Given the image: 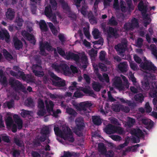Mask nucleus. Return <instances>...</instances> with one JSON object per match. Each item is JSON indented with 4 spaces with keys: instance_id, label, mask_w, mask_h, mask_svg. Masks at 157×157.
<instances>
[{
    "instance_id": "obj_6",
    "label": "nucleus",
    "mask_w": 157,
    "mask_h": 157,
    "mask_svg": "<svg viewBox=\"0 0 157 157\" xmlns=\"http://www.w3.org/2000/svg\"><path fill=\"white\" fill-rule=\"evenodd\" d=\"M102 28L104 33L106 32L107 33V40L109 38H112L113 37L117 38V37L118 34L116 29L113 28L111 27L106 28L105 26L104 25L102 26Z\"/></svg>"
},
{
    "instance_id": "obj_2",
    "label": "nucleus",
    "mask_w": 157,
    "mask_h": 157,
    "mask_svg": "<svg viewBox=\"0 0 157 157\" xmlns=\"http://www.w3.org/2000/svg\"><path fill=\"white\" fill-rule=\"evenodd\" d=\"M76 126L73 130L74 132L78 136L81 137L83 136V132L85 125L82 118H78L75 120Z\"/></svg>"
},
{
    "instance_id": "obj_18",
    "label": "nucleus",
    "mask_w": 157,
    "mask_h": 157,
    "mask_svg": "<svg viewBox=\"0 0 157 157\" xmlns=\"http://www.w3.org/2000/svg\"><path fill=\"white\" fill-rule=\"evenodd\" d=\"M10 35L8 32L6 30L0 31V37L2 40L5 39L6 42L9 43L10 41Z\"/></svg>"
},
{
    "instance_id": "obj_62",
    "label": "nucleus",
    "mask_w": 157,
    "mask_h": 157,
    "mask_svg": "<svg viewBox=\"0 0 157 157\" xmlns=\"http://www.w3.org/2000/svg\"><path fill=\"white\" fill-rule=\"evenodd\" d=\"M124 130L122 128L118 126L115 127V133H117L119 134H121L123 133Z\"/></svg>"
},
{
    "instance_id": "obj_20",
    "label": "nucleus",
    "mask_w": 157,
    "mask_h": 157,
    "mask_svg": "<svg viewBox=\"0 0 157 157\" xmlns=\"http://www.w3.org/2000/svg\"><path fill=\"white\" fill-rule=\"evenodd\" d=\"M6 16L7 19L10 21L12 20L14 18L15 16L14 10L11 8L7 9L6 13Z\"/></svg>"
},
{
    "instance_id": "obj_26",
    "label": "nucleus",
    "mask_w": 157,
    "mask_h": 157,
    "mask_svg": "<svg viewBox=\"0 0 157 157\" xmlns=\"http://www.w3.org/2000/svg\"><path fill=\"white\" fill-rule=\"evenodd\" d=\"M98 150L100 154L103 155L106 152L107 149L105 144L103 143H99L98 144Z\"/></svg>"
},
{
    "instance_id": "obj_15",
    "label": "nucleus",
    "mask_w": 157,
    "mask_h": 157,
    "mask_svg": "<svg viewBox=\"0 0 157 157\" xmlns=\"http://www.w3.org/2000/svg\"><path fill=\"white\" fill-rule=\"evenodd\" d=\"M42 68V67L40 65L37 64H34L33 66L32 67L33 72L36 76L39 77H42L44 75L43 72L38 70H41Z\"/></svg>"
},
{
    "instance_id": "obj_33",
    "label": "nucleus",
    "mask_w": 157,
    "mask_h": 157,
    "mask_svg": "<svg viewBox=\"0 0 157 157\" xmlns=\"http://www.w3.org/2000/svg\"><path fill=\"white\" fill-rule=\"evenodd\" d=\"M134 98L136 101L141 103L144 101V97L142 94H139L135 95Z\"/></svg>"
},
{
    "instance_id": "obj_37",
    "label": "nucleus",
    "mask_w": 157,
    "mask_h": 157,
    "mask_svg": "<svg viewBox=\"0 0 157 157\" xmlns=\"http://www.w3.org/2000/svg\"><path fill=\"white\" fill-rule=\"evenodd\" d=\"M3 54L6 59L8 60H11L13 59L12 55L6 49L3 50Z\"/></svg>"
},
{
    "instance_id": "obj_11",
    "label": "nucleus",
    "mask_w": 157,
    "mask_h": 157,
    "mask_svg": "<svg viewBox=\"0 0 157 157\" xmlns=\"http://www.w3.org/2000/svg\"><path fill=\"white\" fill-rule=\"evenodd\" d=\"M113 85L120 90L124 89V85L123 84L121 78L119 77H116L114 78Z\"/></svg>"
},
{
    "instance_id": "obj_12",
    "label": "nucleus",
    "mask_w": 157,
    "mask_h": 157,
    "mask_svg": "<svg viewBox=\"0 0 157 157\" xmlns=\"http://www.w3.org/2000/svg\"><path fill=\"white\" fill-rule=\"evenodd\" d=\"M21 33L22 35L24 38L30 41L33 44H35L36 40L34 35L30 34L25 30L22 31Z\"/></svg>"
},
{
    "instance_id": "obj_59",
    "label": "nucleus",
    "mask_w": 157,
    "mask_h": 157,
    "mask_svg": "<svg viewBox=\"0 0 157 157\" xmlns=\"http://www.w3.org/2000/svg\"><path fill=\"white\" fill-rule=\"evenodd\" d=\"M98 67L100 69H101V70L102 71L105 72L107 70V68L105 64L101 63H99L98 64Z\"/></svg>"
},
{
    "instance_id": "obj_14",
    "label": "nucleus",
    "mask_w": 157,
    "mask_h": 157,
    "mask_svg": "<svg viewBox=\"0 0 157 157\" xmlns=\"http://www.w3.org/2000/svg\"><path fill=\"white\" fill-rule=\"evenodd\" d=\"M131 134L132 135H134L138 137V141H136V138H134L133 139V141L135 143H138L140 142V140L139 139V137H143L144 136V133L139 128H138L137 129H134L132 130L131 132Z\"/></svg>"
},
{
    "instance_id": "obj_45",
    "label": "nucleus",
    "mask_w": 157,
    "mask_h": 157,
    "mask_svg": "<svg viewBox=\"0 0 157 157\" xmlns=\"http://www.w3.org/2000/svg\"><path fill=\"white\" fill-rule=\"evenodd\" d=\"M124 29L126 31H132L134 29L131 25L130 22L126 23L124 25Z\"/></svg>"
},
{
    "instance_id": "obj_4",
    "label": "nucleus",
    "mask_w": 157,
    "mask_h": 157,
    "mask_svg": "<svg viewBox=\"0 0 157 157\" xmlns=\"http://www.w3.org/2000/svg\"><path fill=\"white\" fill-rule=\"evenodd\" d=\"M50 77L54 80L52 81V84L55 86L60 87H63L66 85L65 80H62L61 78L58 77L53 72H51L49 73Z\"/></svg>"
},
{
    "instance_id": "obj_54",
    "label": "nucleus",
    "mask_w": 157,
    "mask_h": 157,
    "mask_svg": "<svg viewBox=\"0 0 157 157\" xmlns=\"http://www.w3.org/2000/svg\"><path fill=\"white\" fill-rule=\"evenodd\" d=\"M68 17L71 18V19L73 21H75L77 18V16L75 13L72 12L71 10L70 12L67 13Z\"/></svg>"
},
{
    "instance_id": "obj_38",
    "label": "nucleus",
    "mask_w": 157,
    "mask_h": 157,
    "mask_svg": "<svg viewBox=\"0 0 157 157\" xmlns=\"http://www.w3.org/2000/svg\"><path fill=\"white\" fill-rule=\"evenodd\" d=\"M66 110L67 113L68 114L73 117H75L77 114L76 112L72 108H67L66 109Z\"/></svg>"
},
{
    "instance_id": "obj_50",
    "label": "nucleus",
    "mask_w": 157,
    "mask_h": 157,
    "mask_svg": "<svg viewBox=\"0 0 157 157\" xmlns=\"http://www.w3.org/2000/svg\"><path fill=\"white\" fill-rule=\"evenodd\" d=\"M142 84V87L144 90L147 91L150 88V84L148 81H147L143 82Z\"/></svg>"
},
{
    "instance_id": "obj_58",
    "label": "nucleus",
    "mask_w": 157,
    "mask_h": 157,
    "mask_svg": "<svg viewBox=\"0 0 157 157\" xmlns=\"http://www.w3.org/2000/svg\"><path fill=\"white\" fill-rule=\"evenodd\" d=\"M127 124L128 126L130 127L132 126L135 122V120L134 119L128 117Z\"/></svg>"
},
{
    "instance_id": "obj_29",
    "label": "nucleus",
    "mask_w": 157,
    "mask_h": 157,
    "mask_svg": "<svg viewBox=\"0 0 157 157\" xmlns=\"http://www.w3.org/2000/svg\"><path fill=\"white\" fill-rule=\"evenodd\" d=\"M39 25L41 31L46 32L48 30V28L47 25L44 20H41L39 23Z\"/></svg>"
},
{
    "instance_id": "obj_64",
    "label": "nucleus",
    "mask_w": 157,
    "mask_h": 157,
    "mask_svg": "<svg viewBox=\"0 0 157 157\" xmlns=\"http://www.w3.org/2000/svg\"><path fill=\"white\" fill-rule=\"evenodd\" d=\"M73 155V153L69 151H64L63 155L60 157H71Z\"/></svg>"
},
{
    "instance_id": "obj_24",
    "label": "nucleus",
    "mask_w": 157,
    "mask_h": 157,
    "mask_svg": "<svg viewBox=\"0 0 157 157\" xmlns=\"http://www.w3.org/2000/svg\"><path fill=\"white\" fill-rule=\"evenodd\" d=\"M138 7L139 10L142 12V15L144 14V15L146 14V13L147 9V7L146 5H144L143 1H141L138 4Z\"/></svg>"
},
{
    "instance_id": "obj_61",
    "label": "nucleus",
    "mask_w": 157,
    "mask_h": 157,
    "mask_svg": "<svg viewBox=\"0 0 157 157\" xmlns=\"http://www.w3.org/2000/svg\"><path fill=\"white\" fill-rule=\"evenodd\" d=\"M114 152L112 150L106 151V152L103 155L105 156V157H113L114 156Z\"/></svg>"
},
{
    "instance_id": "obj_8",
    "label": "nucleus",
    "mask_w": 157,
    "mask_h": 157,
    "mask_svg": "<svg viewBox=\"0 0 157 157\" xmlns=\"http://www.w3.org/2000/svg\"><path fill=\"white\" fill-rule=\"evenodd\" d=\"M63 134L61 136L65 140H67L69 141L73 142L75 141L73 137V133L71 129L68 127H66L65 128L63 129Z\"/></svg>"
},
{
    "instance_id": "obj_23",
    "label": "nucleus",
    "mask_w": 157,
    "mask_h": 157,
    "mask_svg": "<svg viewBox=\"0 0 157 157\" xmlns=\"http://www.w3.org/2000/svg\"><path fill=\"white\" fill-rule=\"evenodd\" d=\"M13 43L14 48L16 49L19 50L22 47L23 44L21 41L17 37H14L13 38Z\"/></svg>"
},
{
    "instance_id": "obj_48",
    "label": "nucleus",
    "mask_w": 157,
    "mask_h": 157,
    "mask_svg": "<svg viewBox=\"0 0 157 157\" xmlns=\"http://www.w3.org/2000/svg\"><path fill=\"white\" fill-rule=\"evenodd\" d=\"M150 47L151 49L152 53L157 58V49L156 46L154 44H151Z\"/></svg>"
},
{
    "instance_id": "obj_30",
    "label": "nucleus",
    "mask_w": 157,
    "mask_h": 157,
    "mask_svg": "<svg viewBox=\"0 0 157 157\" xmlns=\"http://www.w3.org/2000/svg\"><path fill=\"white\" fill-rule=\"evenodd\" d=\"M92 119L93 123L95 125H100L101 124L102 120L101 119L100 116H92Z\"/></svg>"
},
{
    "instance_id": "obj_1",
    "label": "nucleus",
    "mask_w": 157,
    "mask_h": 157,
    "mask_svg": "<svg viewBox=\"0 0 157 157\" xmlns=\"http://www.w3.org/2000/svg\"><path fill=\"white\" fill-rule=\"evenodd\" d=\"M57 49L58 53L67 60L71 59L73 60L76 62L78 63L79 62V56L78 54L70 52H68V53L67 52L66 54L65 52L59 47H57Z\"/></svg>"
},
{
    "instance_id": "obj_40",
    "label": "nucleus",
    "mask_w": 157,
    "mask_h": 157,
    "mask_svg": "<svg viewBox=\"0 0 157 157\" xmlns=\"http://www.w3.org/2000/svg\"><path fill=\"white\" fill-rule=\"evenodd\" d=\"M54 130L56 135L57 136H60L61 137L62 136L63 134V131H62L58 127H55Z\"/></svg>"
},
{
    "instance_id": "obj_56",
    "label": "nucleus",
    "mask_w": 157,
    "mask_h": 157,
    "mask_svg": "<svg viewBox=\"0 0 157 157\" xmlns=\"http://www.w3.org/2000/svg\"><path fill=\"white\" fill-rule=\"evenodd\" d=\"M0 82L1 84L3 86H7L8 82L6 77L3 76L2 77V78H1Z\"/></svg>"
},
{
    "instance_id": "obj_43",
    "label": "nucleus",
    "mask_w": 157,
    "mask_h": 157,
    "mask_svg": "<svg viewBox=\"0 0 157 157\" xmlns=\"http://www.w3.org/2000/svg\"><path fill=\"white\" fill-rule=\"evenodd\" d=\"M84 94L81 92L78 88L76 89V91L74 93L73 97L76 98H81L84 96Z\"/></svg>"
},
{
    "instance_id": "obj_21",
    "label": "nucleus",
    "mask_w": 157,
    "mask_h": 157,
    "mask_svg": "<svg viewBox=\"0 0 157 157\" xmlns=\"http://www.w3.org/2000/svg\"><path fill=\"white\" fill-rule=\"evenodd\" d=\"M115 126L110 124H109L107 125L105 128V132L108 134H111L115 133Z\"/></svg>"
},
{
    "instance_id": "obj_44",
    "label": "nucleus",
    "mask_w": 157,
    "mask_h": 157,
    "mask_svg": "<svg viewBox=\"0 0 157 157\" xmlns=\"http://www.w3.org/2000/svg\"><path fill=\"white\" fill-rule=\"evenodd\" d=\"M92 87L95 91L99 92L100 90L101 86L99 83L95 82L92 84Z\"/></svg>"
},
{
    "instance_id": "obj_60",
    "label": "nucleus",
    "mask_w": 157,
    "mask_h": 157,
    "mask_svg": "<svg viewBox=\"0 0 157 157\" xmlns=\"http://www.w3.org/2000/svg\"><path fill=\"white\" fill-rule=\"evenodd\" d=\"M106 52L104 51H101L100 52L99 58L100 60L103 61L105 59V55Z\"/></svg>"
},
{
    "instance_id": "obj_36",
    "label": "nucleus",
    "mask_w": 157,
    "mask_h": 157,
    "mask_svg": "<svg viewBox=\"0 0 157 157\" xmlns=\"http://www.w3.org/2000/svg\"><path fill=\"white\" fill-rule=\"evenodd\" d=\"M130 24L133 29L135 28L138 27L139 26L138 20L135 18L132 19Z\"/></svg>"
},
{
    "instance_id": "obj_19",
    "label": "nucleus",
    "mask_w": 157,
    "mask_h": 157,
    "mask_svg": "<svg viewBox=\"0 0 157 157\" xmlns=\"http://www.w3.org/2000/svg\"><path fill=\"white\" fill-rule=\"evenodd\" d=\"M79 62L78 63L81 62L82 64V67L84 69H86L87 68L88 64V59L87 56L85 54V53L82 54V56L80 58H79Z\"/></svg>"
},
{
    "instance_id": "obj_7",
    "label": "nucleus",
    "mask_w": 157,
    "mask_h": 157,
    "mask_svg": "<svg viewBox=\"0 0 157 157\" xmlns=\"http://www.w3.org/2000/svg\"><path fill=\"white\" fill-rule=\"evenodd\" d=\"M14 120L15 122L17 124H13L12 125V131L13 132L15 133L17 131V128L19 130L21 129L23 126V121L18 116L15 115L13 116Z\"/></svg>"
},
{
    "instance_id": "obj_28",
    "label": "nucleus",
    "mask_w": 157,
    "mask_h": 157,
    "mask_svg": "<svg viewBox=\"0 0 157 157\" xmlns=\"http://www.w3.org/2000/svg\"><path fill=\"white\" fill-rule=\"evenodd\" d=\"M127 63L126 62H121L118 66L119 70L122 73L126 72L127 71Z\"/></svg>"
},
{
    "instance_id": "obj_51",
    "label": "nucleus",
    "mask_w": 157,
    "mask_h": 157,
    "mask_svg": "<svg viewBox=\"0 0 157 157\" xmlns=\"http://www.w3.org/2000/svg\"><path fill=\"white\" fill-rule=\"evenodd\" d=\"M143 16L144 17V18L146 19H147L149 21L147 20H145L144 21V25L145 27H146L149 24L151 21V20L150 18L148 17V16L147 14L144 15L143 14Z\"/></svg>"
},
{
    "instance_id": "obj_17",
    "label": "nucleus",
    "mask_w": 157,
    "mask_h": 157,
    "mask_svg": "<svg viewBox=\"0 0 157 157\" xmlns=\"http://www.w3.org/2000/svg\"><path fill=\"white\" fill-rule=\"evenodd\" d=\"M17 75L16 78H17L20 79L21 78L23 80L26 81L27 82L31 81V78L30 76L28 75H26L23 71H19L17 72Z\"/></svg>"
},
{
    "instance_id": "obj_35",
    "label": "nucleus",
    "mask_w": 157,
    "mask_h": 157,
    "mask_svg": "<svg viewBox=\"0 0 157 157\" xmlns=\"http://www.w3.org/2000/svg\"><path fill=\"white\" fill-rule=\"evenodd\" d=\"M108 25L111 26H116L118 23L115 19V17L112 16L111 18L109 20L108 22Z\"/></svg>"
},
{
    "instance_id": "obj_34",
    "label": "nucleus",
    "mask_w": 157,
    "mask_h": 157,
    "mask_svg": "<svg viewBox=\"0 0 157 157\" xmlns=\"http://www.w3.org/2000/svg\"><path fill=\"white\" fill-rule=\"evenodd\" d=\"M69 67L66 64H60V72H63L65 73L68 71Z\"/></svg>"
},
{
    "instance_id": "obj_57",
    "label": "nucleus",
    "mask_w": 157,
    "mask_h": 157,
    "mask_svg": "<svg viewBox=\"0 0 157 157\" xmlns=\"http://www.w3.org/2000/svg\"><path fill=\"white\" fill-rule=\"evenodd\" d=\"M37 112V114L39 116H44L46 113V111L45 108L40 109Z\"/></svg>"
},
{
    "instance_id": "obj_52",
    "label": "nucleus",
    "mask_w": 157,
    "mask_h": 157,
    "mask_svg": "<svg viewBox=\"0 0 157 157\" xmlns=\"http://www.w3.org/2000/svg\"><path fill=\"white\" fill-rule=\"evenodd\" d=\"M52 9L56 10L57 8V3L55 0H50Z\"/></svg>"
},
{
    "instance_id": "obj_55",
    "label": "nucleus",
    "mask_w": 157,
    "mask_h": 157,
    "mask_svg": "<svg viewBox=\"0 0 157 157\" xmlns=\"http://www.w3.org/2000/svg\"><path fill=\"white\" fill-rule=\"evenodd\" d=\"M38 107L39 109L45 108L43 100L40 99L38 100Z\"/></svg>"
},
{
    "instance_id": "obj_49",
    "label": "nucleus",
    "mask_w": 157,
    "mask_h": 157,
    "mask_svg": "<svg viewBox=\"0 0 157 157\" xmlns=\"http://www.w3.org/2000/svg\"><path fill=\"white\" fill-rule=\"evenodd\" d=\"M88 9V6L86 5L82 6L81 10H80L81 14L83 16H85L87 14V9Z\"/></svg>"
},
{
    "instance_id": "obj_41",
    "label": "nucleus",
    "mask_w": 157,
    "mask_h": 157,
    "mask_svg": "<svg viewBox=\"0 0 157 157\" xmlns=\"http://www.w3.org/2000/svg\"><path fill=\"white\" fill-rule=\"evenodd\" d=\"M62 7L64 10V12L66 13H67L71 10L68 4L65 2L62 3Z\"/></svg>"
},
{
    "instance_id": "obj_32",
    "label": "nucleus",
    "mask_w": 157,
    "mask_h": 157,
    "mask_svg": "<svg viewBox=\"0 0 157 157\" xmlns=\"http://www.w3.org/2000/svg\"><path fill=\"white\" fill-rule=\"evenodd\" d=\"M46 108L48 112L52 111H53L54 104L52 101H49L48 104L46 101L45 102Z\"/></svg>"
},
{
    "instance_id": "obj_47",
    "label": "nucleus",
    "mask_w": 157,
    "mask_h": 157,
    "mask_svg": "<svg viewBox=\"0 0 157 157\" xmlns=\"http://www.w3.org/2000/svg\"><path fill=\"white\" fill-rule=\"evenodd\" d=\"M31 113V111L26 110L23 109L21 110L20 114L21 117L25 118L27 116L29 115Z\"/></svg>"
},
{
    "instance_id": "obj_22",
    "label": "nucleus",
    "mask_w": 157,
    "mask_h": 157,
    "mask_svg": "<svg viewBox=\"0 0 157 157\" xmlns=\"http://www.w3.org/2000/svg\"><path fill=\"white\" fill-rule=\"evenodd\" d=\"M142 124L145 125L146 128L147 129H150L153 126V122L150 120L143 119L141 120Z\"/></svg>"
},
{
    "instance_id": "obj_27",
    "label": "nucleus",
    "mask_w": 157,
    "mask_h": 157,
    "mask_svg": "<svg viewBox=\"0 0 157 157\" xmlns=\"http://www.w3.org/2000/svg\"><path fill=\"white\" fill-rule=\"evenodd\" d=\"M80 90L82 91L85 94H88L90 96L95 98L96 96L93 90L87 88L82 87L81 88Z\"/></svg>"
},
{
    "instance_id": "obj_13",
    "label": "nucleus",
    "mask_w": 157,
    "mask_h": 157,
    "mask_svg": "<svg viewBox=\"0 0 157 157\" xmlns=\"http://www.w3.org/2000/svg\"><path fill=\"white\" fill-rule=\"evenodd\" d=\"M126 48L127 43H124L123 44H118L115 47L116 50L118 52L119 54L122 57H124V53L126 49Z\"/></svg>"
},
{
    "instance_id": "obj_31",
    "label": "nucleus",
    "mask_w": 157,
    "mask_h": 157,
    "mask_svg": "<svg viewBox=\"0 0 157 157\" xmlns=\"http://www.w3.org/2000/svg\"><path fill=\"white\" fill-rule=\"evenodd\" d=\"M44 14L48 17L50 18L52 16V12L51 6H47L45 7Z\"/></svg>"
},
{
    "instance_id": "obj_46",
    "label": "nucleus",
    "mask_w": 157,
    "mask_h": 157,
    "mask_svg": "<svg viewBox=\"0 0 157 157\" xmlns=\"http://www.w3.org/2000/svg\"><path fill=\"white\" fill-rule=\"evenodd\" d=\"M16 23L17 24V25L19 27L22 26L23 25V23L24 22V20L22 18L20 17L17 16L16 19Z\"/></svg>"
},
{
    "instance_id": "obj_10",
    "label": "nucleus",
    "mask_w": 157,
    "mask_h": 157,
    "mask_svg": "<svg viewBox=\"0 0 157 157\" xmlns=\"http://www.w3.org/2000/svg\"><path fill=\"white\" fill-rule=\"evenodd\" d=\"M39 49L40 54L42 55H44L45 53V49L49 52L52 51L53 50L52 47L48 42H46L44 43L42 42H40Z\"/></svg>"
},
{
    "instance_id": "obj_42",
    "label": "nucleus",
    "mask_w": 157,
    "mask_h": 157,
    "mask_svg": "<svg viewBox=\"0 0 157 157\" xmlns=\"http://www.w3.org/2000/svg\"><path fill=\"white\" fill-rule=\"evenodd\" d=\"M6 125L7 126L11 127L13 124V121L12 117H8L5 120Z\"/></svg>"
},
{
    "instance_id": "obj_63",
    "label": "nucleus",
    "mask_w": 157,
    "mask_h": 157,
    "mask_svg": "<svg viewBox=\"0 0 157 157\" xmlns=\"http://www.w3.org/2000/svg\"><path fill=\"white\" fill-rule=\"evenodd\" d=\"M52 67L56 71L58 72H60V64L58 65L57 63H54L52 64Z\"/></svg>"
},
{
    "instance_id": "obj_3",
    "label": "nucleus",
    "mask_w": 157,
    "mask_h": 157,
    "mask_svg": "<svg viewBox=\"0 0 157 157\" xmlns=\"http://www.w3.org/2000/svg\"><path fill=\"white\" fill-rule=\"evenodd\" d=\"M9 83L15 91L17 92L22 90V92L25 93H27L25 87L18 80H15L13 78H10L9 81Z\"/></svg>"
},
{
    "instance_id": "obj_25",
    "label": "nucleus",
    "mask_w": 157,
    "mask_h": 157,
    "mask_svg": "<svg viewBox=\"0 0 157 157\" xmlns=\"http://www.w3.org/2000/svg\"><path fill=\"white\" fill-rule=\"evenodd\" d=\"M40 134L48 138L50 131L49 127L47 126L43 127L41 130Z\"/></svg>"
},
{
    "instance_id": "obj_5",
    "label": "nucleus",
    "mask_w": 157,
    "mask_h": 157,
    "mask_svg": "<svg viewBox=\"0 0 157 157\" xmlns=\"http://www.w3.org/2000/svg\"><path fill=\"white\" fill-rule=\"evenodd\" d=\"M92 105L91 103L87 102H81L79 104L75 105L76 109L79 111V113L81 114H86L87 113H88L89 111L88 110L87 108H89Z\"/></svg>"
},
{
    "instance_id": "obj_16",
    "label": "nucleus",
    "mask_w": 157,
    "mask_h": 157,
    "mask_svg": "<svg viewBox=\"0 0 157 157\" xmlns=\"http://www.w3.org/2000/svg\"><path fill=\"white\" fill-rule=\"evenodd\" d=\"M141 65L143 69L144 70H148L149 71L155 70V67L154 66L151 62H149L146 61L144 63H142Z\"/></svg>"
},
{
    "instance_id": "obj_53",
    "label": "nucleus",
    "mask_w": 157,
    "mask_h": 157,
    "mask_svg": "<svg viewBox=\"0 0 157 157\" xmlns=\"http://www.w3.org/2000/svg\"><path fill=\"white\" fill-rule=\"evenodd\" d=\"M26 105L28 107H32L34 106V102L33 99L31 98H28L26 102Z\"/></svg>"
},
{
    "instance_id": "obj_39",
    "label": "nucleus",
    "mask_w": 157,
    "mask_h": 157,
    "mask_svg": "<svg viewBox=\"0 0 157 157\" xmlns=\"http://www.w3.org/2000/svg\"><path fill=\"white\" fill-rule=\"evenodd\" d=\"M92 33L94 38L95 39H98L100 37V33L97 29H94Z\"/></svg>"
},
{
    "instance_id": "obj_9",
    "label": "nucleus",
    "mask_w": 157,
    "mask_h": 157,
    "mask_svg": "<svg viewBox=\"0 0 157 157\" xmlns=\"http://www.w3.org/2000/svg\"><path fill=\"white\" fill-rule=\"evenodd\" d=\"M63 134L61 136L65 140H67L69 141L73 142L75 141L73 137V133L71 129L68 127H66L65 128L63 129Z\"/></svg>"
}]
</instances>
